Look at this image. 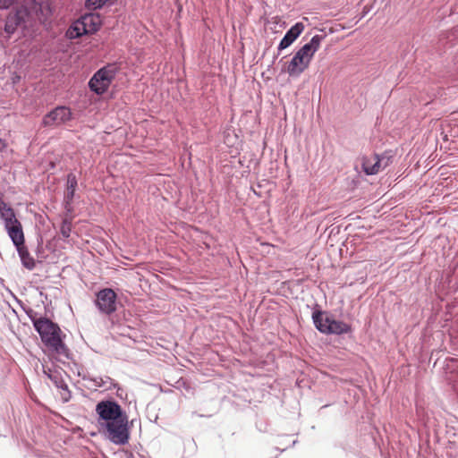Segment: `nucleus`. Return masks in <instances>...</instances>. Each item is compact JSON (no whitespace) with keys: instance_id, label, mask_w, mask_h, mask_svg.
Returning <instances> with one entry per match:
<instances>
[{"instance_id":"6ab92c4d","label":"nucleus","mask_w":458,"mask_h":458,"mask_svg":"<svg viewBox=\"0 0 458 458\" xmlns=\"http://www.w3.org/2000/svg\"><path fill=\"white\" fill-rule=\"evenodd\" d=\"M114 2V0H87L86 6L89 9L97 10L105 5L112 4Z\"/></svg>"},{"instance_id":"9d476101","label":"nucleus","mask_w":458,"mask_h":458,"mask_svg":"<svg viewBox=\"0 0 458 458\" xmlns=\"http://www.w3.org/2000/svg\"><path fill=\"white\" fill-rule=\"evenodd\" d=\"M32 20L30 17V13L28 12V8L26 6H21L18 8L15 13H11L7 16L4 31L11 35L14 33L18 26L25 23L29 21Z\"/></svg>"},{"instance_id":"4468645a","label":"nucleus","mask_w":458,"mask_h":458,"mask_svg":"<svg viewBox=\"0 0 458 458\" xmlns=\"http://www.w3.org/2000/svg\"><path fill=\"white\" fill-rule=\"evenodd\" d=\"M77 187V179L73 174H69L67 176V186L64 193L65 209L67 212L72 213V201L75 194Z\"/></svg>"},{"instance_id":"423d86ee","label":"nucleus","mask_w":458,"mask_h":458,"mask_svg":"<svg viewBox=\"0 0 458 458\" xmlns=\"http://www.w3.org/2000/svg\"><path fill=\"white\" fill-rule=\"evenodd\" d=\"M115 77V68L113 65H107L98 70L90 79L89 85L92 91L98 95L106 91L111 82Z\"/></svg>"},{"instance_id":"f3484780","label":"nucleus","mask_w":458,"mask_h":458,"mask_svg":"<svg viewBox=\"0 0 458 458\" xmlns=\"http://www.w3.org/2000/svg\"><path fill=\"white\" fill-rule=\"evenodd\" d=\"M17 250L19 252L23 266L30 270L33 269L35 267V260L30 256L26 247L22 245L20 248H17Z\"/></svg>"},{"instance_id":"0eeeda50","label":"nucleus","mask_w":458,"mask_h":458,"mask_svg":"<svg viewBox=\"0 0 458 458\" xmlns=\"http://www.w3.org/2000/svg\"><path fill=\"white\" fill-rule=\"evenodd\" d=\"M391 162V157L386 154L381 156L373 154L362 157L361 167L366 174L373 175L387 167Z\"/></svg>"},{"instance_id":"39448f33","label":"nucleus","mask_w":458,"mask_h":458,"mask_svg":"<svg viewBox=\"0 0 458 458\" xmlns=\"http://www.w3.org/2000/svg\"><path fill=\"white\" fill-rule=\"evenodd\" d=\"M102 19L98 13H87L73 24L68 33L71 38L80 37L83 34H93L100 29Z\"/></svg>"},{"instance_id":"f8f14e48","label":"nucleus","mask_w":458,"mask_h":458,"mask_svg":"<svg viewBox=\"0 0 458 458\" xmlns=\"http://www.w3.org/2000/svg\"><path fill=\"white\" fill-rule=\"evenodd\" d=\"M32 20H42L46 18L49 13V0H30V6H26Z\"/></svg>"},{"instance_id":"6e6552de","label":"nucleus","mask_w":458,"mask_h":458,"mask_svg":"<svg viewBox=\"0 0 458 458\" xmlns=\"http://www.w3.org/2000/svg\"><path fill=\"white\" fill-rule=\"evenodd\" d=\"M96 412L100 423H107L126 415L121 406L114 401H102L96 406Z\"/></svg>"},{"instance_id":"20e7f679","label":"nucleus","mask_w":458,"mask_h":458,"mask_svg":"<svg viewBox=\"0 0 458 458\" xmlns=\"http://www.w3.org/2000/svg\"><path fill=\"white\" fill-rule=\"evenodd\" d=\"M312 318L317 329L324 334L341 335L349 333L352 329L350 325L335 320L320 310L315 311Z\"/></svg>"},{"instance_id":"aec40b11","label":"nucleus","mask_w":458,"mask_h":458,"mask_svg":"<svg viewBox=\"0 0 458 458\" xmlns=\"http://www.w3.org/2000/svg\"><path fill=\"white\" fill-rule=\"evenodd\" d=\"M16 0H0V9L9 8Z\"/></svg>"},{"instance_id":"4be33fe9","label":"nucleus","mask_w":458,"mask_h":458,"mask_svg":"<svg viewBox=\"0 0 458 458\" xmlns=\"http://www.w3.org/2000/svg\"><path fill=\"white\" fill-rule=\"evenodd\" d=\"M61 387H62V389H63L64 391H65V392H67V394H69V391H68L67 386H62ZM69 398H70V394H68V396L64 397V401H68V400H69Z\"/></svg>"},{"instance_id":"1a4fd4ad","label":"nucleus","mask_w":458,"mask_h":458,"mask_svg":"<svg viewBox=\"0 0 458 458\" xmlns=\"http://www.w3.org/2000/svg\"><path fill=\"white\" fill-rule=\"evenodd\" d=\"M116 298L114 290L105 288L98 293L95 302L102 313L110 315L116 310Z\"/></svg>"},{"instance_id":"412c9836","label":"nucleus","mask_w":458,"mask_h":458,"mask_svg":"<svg viewBox=\"0 0 458 458\" xmlns=\"http://www.w3.org/2000/svg\"><path fill=\"white\" fill-rule=\"evenodd\" d=\"M7 148L5 140L0 139V152H3Z\"/></svg>"},{"instance_id":"f257e3e1","label":"nucleus","mask_w":458,"mask_h":458,"mask_svg":"<svg viewBox=\"0 0 458 458\" xmlns=\"http://www.w3.org/2000/svg\"><path fill=\"white\" fill-rule=\"evenodd\" d=\"M33 326L45 345L59 355L67 356L68 349L61 339L57 324L47 318H32Z\"/></svg>"},{"instance_id":"ddd939ff","label":"nucleus","mask_w":458,"mask_h":458,"mask_svg":"<svg viewBox=\"0 0 458 458\" xmlns=\"http://www.w3.org/2000/svg\"><path fill=\"white\" fill-rule=\"evenodd\" d=\"M304 30V25L301 22H297L293 25L282 38L278 48L280 50L284 49L291 46L293 41L301 35Z\"/></svg>"},{"instance_id":"9b49d317","label":"nucleus","mask_w":458,"mask_h":458,"mask_svg":"<svg viewBox=\"0 0 458 458\" xmlns=\"http://www.w3.org/2000/svg\"><path fill=\"white\" fill-rule=\"evenodd\" d=\"M72 119V112L66 106H57L43 118L45 126H58Z\"/></svg>"},{"instance_id":"dca6fc26","label":"nucleus","mask_w":458,"mask_h":458,"mask_svg":"<svg viewBox=\"0 0 458 458\" xmlns=\"http://www.w3.org/2000/svg\"><path fill=\"white\" fill-rule=\"evenodd\" d=\"M0 216L4 222V227L20 222L13 208L3 200L0 201Z\"/></svg>"},{"instance_id":"f03ea898","label":"nucleus","mask_w":458,"mask_h":458,"mask_svg":"<svg viewBox=\"0 0 458 458\" xmlns=\"http://www.w3.org/2000/svg\"><path fill=\"white\" fill-rule=\"evenodd\" d=\"M322 37L315 35L310 41L301 47L292 60L285 64V71L290 76L297 77L310 65V63L320 47Z\"/></svg>"},{"instance_id":"7ed1b4c3","label":"nucleus","mask_w":458,"mask_h":458,"mask_svg":"<svg viewBox=\"0 0 458 458\" xmlns=\"http://www.w3.org/2000/svg\"><path fill=\"white\" fill-rule=\"evenodd\" d=\"M105 428L106 437L115 445H125L130 438L128 417L124 415L107 423H100Z\"/></svg>"},{"instance_id":"a211bd4d","label":"nucleus","mask_w":458,"mask_h":458,"mask_svg":"<svg viewBox=\"0 0 458 458\" xmlns=\"http://www.w3.org/2000/svg\"><path fill=\"white\" fill-rule=\"evenodd\" d=\"M72 218V216L69 212H67V214L63 218L60 233L64 238H68L71 235Z\"/></svg>"},{"instance_id":"2eb2a0df","label":"nucleus","mask_w":458,"mask_h":458,"mask_svg":"<svg viewBox=\"0 0 458 458\" xmlns=\"http://www.w3.org/2000/svg\"><path fill=\"white\" fill-rule=\"evenodd\" d=\"M5 229L16 248H20L24 245V233L21 222L8 225Z\"/></svg>"}]
</instances>
